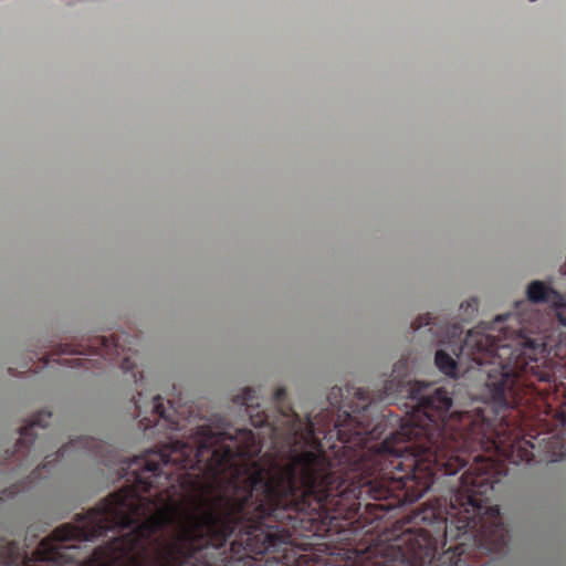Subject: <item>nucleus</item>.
<instances>
[{
  "label": "nucleus",
  "mask_w": 566,
  "mask_h": 566,
  "mask_svg": "<svg viewBox=\"0 0 566 566\" xmlns=\"http://www.w3.org/2000/svg\"><path fill=\"white\" fill-rule=\"evenodd\" d=\"M52 415L48 410H41L33 417L29 424L21 427L20 440L15 443V454L20 457H28L31 452L39 450L40 440L39 434L34 430L38 428L44 430L49 426V420Z\"/></svg>",
  "instance_id": "2"
},
{
  "label": "nucleus",
  "mask_w": 566,
  "mask_h": 566,
  "mask_svg": "<svg viewBox=\"0 0 566 566\" xmlns=\"http://www.w3.org/2000/svg\"><path fill=\"white\" fill-rule=\"evenodd\" d=\"M565 275H566V271H565Z\"/></svg>",
  "instance_id": "11"
},
{
  "label": "nucleus",
  "mask_w": 566,
  "mask_h": 566,
  "mask_svg": "<svg viewBox=\"0 0 566 566\" xmlns=\"http://www.w3.org/2000/svg\"><path fill=\"white\" fill-rule=\"evenodd\" d=\"M476 303H478L476 300H472V304H469V306H475Z\"/></svg>",
  "instance_id": "8"
},
{
  "label": "nucleus",
  "mask_w": 566,
  "mask_h": 566,
  "mask_svg": "<svg viewBox=\"0 0 566 566\" xmlns=\"http://www.w3.org/2000/svg\"><path fill=\"white\" fill-rule=\"evenodd\" d=\"M434 366H437L442 374L450 377L455 375V369L458 368L455 367V360H453L452 356L442 349L434 353Z\"/></svg>",
  "instance_id": "4"
},
{
  "label": "nucleus",
  "mask_w": 566,
  "mask_h": 566,
  "mask_svg": "<svg viewBox=\"0 0 566 566\" xmlns=\"http://www.w3.org/2000/svg\"><path fill=\"white\" fill-rule=\"evenodd\" d=\"M73 361L80 364L82 361V358H75V359H73Z\"/></svg>",
  "instance_id": "9"
},
{
  "label": "nucleus",
  "mask_w": 566,
  "mask_h": 566,
  "mask_svg": "<svg viewBox=\"0 0 566 566\" xmlns=\"http://www.w3.org/2000/svg\"><path fill=\"white\" fill-rule=\"evenodd\" d=\"M134 407L144 432L150 431V436H155L160 431L178 432L180 430L179 421L172 417L171 405H164L159 395L151 396L150 402L143 403L142 392H138L134 398Z\"/></svg>",
  "instance_id": "1"
},
{
  "label": "nucleus",
  "mask_w": 566,
  "mask_h": 566,
  "mask_svg": "<svg viewBox=\"0 0 566 566\" xmlns=\"http://www.w3.org/2000/svg\"><path fill=\"white\" fill-rule=\"evenodd\" d=\"M106 343H107V339H105V337H101V338L96 339V344L102 345L103 347H105Z\"/></svg>",
  "instance_id": "7"
},
{
  "label": "nucleus",
  "mask_w": 566,
  "mask_h": 566,
  "mask_svg": "<svg viewBox=\"0 0 566 566\" xmlns=\"http://www.w3.org/2000/svg\"><path fill=\"white\" fill-rule=\"evenodd\" d=\"M63 353L75 354L77 353V350L71 347L70 345H65V349H63Z\"/></svg>",
  "instance_id": "6"
},
{
  "label": "nucleus",
  "mask_w": 566,
  "mask_h": 566,
  "mask_svg": "<svg viewBox=\"0 0 566 566\" xmlns=\"http://www.w3.org/2000/svg\"><path fill=\"white\" fill-rule=\"evenodd\" d=\"M432 325V316L430 314H424L422 316H419V318L415 319L413 328L415 331L423 327V326H431Z\"/></svg>",
  "instance_id": "5"
},
{
  "label": "nucleus",
  "mask_w": 566,
  "mask_h": 566,
  "mask_svg": "<svg viewBox=\"0 0 566 566\" xmlns=\"http://www.w3.org/2000/svg\"><path fill=\"white\" fill-rule=\"evenodd\" d=\"M306 417H311V416L308 415V416H306Z\"/></svg>",
  "instance_id": "10"
},
{
  "label": "nucleus",
  "mask_w": 566,
  "mask_h": 566,
  "mask_svg": "<svg viewBox=\"0 0 566 566\" xmlns=\"http://www.w3.org/2000/svg\"><path fill=\"white\" fill-rule=\"evenodd\" d=\"M78 448L94 450V448H96V441L94 439H88V438H82V439L71 441L70 443L61 447V449H59L57 453H55L54 455H48V461H45V463H43L42 465H39L38 468H35V470H33V472H31V476H29V478H31V480H33V481L39 480L40 476H42L43 472L48 471L49 468L56 467V464L61 460H63L67 453L72 452Z\"/></svg>",
  "instance_id": "3"
}]
</instances>
